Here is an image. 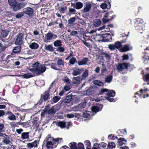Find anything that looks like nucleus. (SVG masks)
I'll use <instances>...</instances> for the list:
<instances>
[{
	"label": "nucleus",
	"mask_w": 149,
	"mask_h": 149,
	"mask_svg": "<svg viewBox=\"0 0 149 149\" xmlns=\"http://www.w3.org/2000/svg\"><path fill=\"white\" fill-rule=\"evenodd\" d=\"M39 63L38 62H36L32 64L31 67H33L32 68H33L34 69H36V67L38 66Z\"/></svg>",
	"instance_id": "nucleus-46"
},
{
	"label": "nucleus",
	"mask_w": 149,
	"mask_h": 149,
	"mask_svg": "<svg viewBox=\"0 0 149 149\" xmlns=\"http://www.w3.org/2000/svg\"><path fill=\"white\" fill-rule=\"evenodd\" d=\"M57 125L61 128H65L66 125V123L64 122L60 121L58 122Z\"/></svg>",
	"instance_id": "nucleus-25"
},
{
	"label": "nucleus",
	"mask_w": 149,
	"mask_h": 149,
	"mask_svg": "<svg viewBox=\"0 0 149 149\" xmlns=\"http://www.w3.org/2000/svg\"><path fill=\"white\" fill-rule=\"evenodd\" d=\"M24 36L22 33H19L16 40L15 44L17 45H21L23 43Z\"/></svg>",
	"instance_id": "nucleus-4"
},
{
	"label": "nucleus",
	"mask_w": 149,
	"mask_h": 149,
	"mask_svg": "<svg viewBox=\"0 0 149 149\" xmlns=\"http://www.w3.org/2000/svg\"><path fill=\"white\" fill-rule=\"evenodd\" d=\"M45 48L47 51H49L50 52L54 51V48L53 47L52 45H45Z\"/></svg>",
	"instance_id": "nucleus-16"
},
{
	"label": "nucleus",
	"mask_w": 149,
	"mask_h": 149,
	"mask_svg": "<svg viewBox=\"0 0 149 149\" xmlns=\"http://www.w3.org/2000/svg\"><path fill=\"white\" fill-rule=\"evenodd\" d=\"M93 24L96 26H98L101 25V21L99 19H96L94 21Z\"/></svg>",
	"instance_id": "nucleus-28"
},
{
	"label": "nucleus",
	"mask_w": 149,
	"mask_h": 149,
	"mask_svg": "<svg viewBox=\"0 0 149 149\" xmlns=\"http://www.w3.org/2000/svg\"><path fill=\"white\" fill-rule=\"evenodd\" d=\"M56 64L54 63H52L51 64V68L54 70H57V68L56 67Z\"/></svg>",
	"instance_id": "nucleus-61"
},
{
	"label": "nucleus",
	"mask_w": 149,
	"mask_h": 149,
	"mask_svg": "<svg viewBox=\"0 0 149 149\" xmlns=\"http://www.w3.org/2000/svg\"><path fill=\"white\" fill-rule=\"evenodd\" d=\"M9 5L11 6H15L16 4L15 0H8Z\"/></svg>",
	"instance_id": "nucleus-38"
},
{
	"label": "nucleus",
	"mask_w": 149,
	"mask_h": 149,
	"mask_svg": "<svg viewBox=\"0 0 149 149\" xmlns=\"http://www.w3.org/2000/svg\"><path fill=\"white\" fill-rule=\"evenodd\" d=\"M64 50V48L63 47H59L57 49V51L60 52H63Z\"/></svg>",
	"instance_id": "nucleus-56"
},
{
	"label": "nucleus",
	"mask_w": 149,
	"mask_h": 149,
	"mask_svg": "<svg viewBox=\"0 0 149 149\" xmlns=\"http://www.w3.org/2000/svg\"><path fill=\"white\" fill-rule=\"evenodd\" d=\"M9 147L8 146H5L2 143L0 144V149H7Z\"/></svg>",
	"instance_id": "nucleus-45"
},
{
	"label": "nucleus",
	"mask_w": 149,
	"mask_h": 149,
	"mask_svg": "<svg viewBox=\"0 0 149 149\" xmlns=\"http://www.w3.org/2000/svg\"><path fill=\"white\" fill-rule=\"evenodd\" d=\"M87 103V102L86 101H84L82 103L79 104L78 107H81L82 108H84L86 106Z\"/></svg>",
	"instance_id": "nucleus-44"
},
{
	"label": "nucleus",
	"mask_w": 149,
	"mask_h": 149,
	"mask_svg": "<svg viewBox=\"0 0 149 149\" xmlns=\"http://www.w3.org/2000/svg\"><path fill=\"white\" fill-rule=\"evenodd\" d=\"M67 9V7L66 6H62L59 9V11L61 13H64L65 11Z\"/></svg>",
	"instance_id": "nucleus-41"
},
{
	"label": "nucleus",
	"mask_w": 149,
	"mask_h": 149,
	"mask_svg": "<svg viewBox=\"0 0 149 149\" xmlns=\"http://www.w3.org/2000/svg\"><path fill=\"white\" fill-rule=\"evenodd\" d=\"M123 60H127L129 59V56L127 54H125L123 56Z\"/></svg>",
	"instance_id": "nucleus-62"
},
{
	"label": "nucleus",
	"mask_w": 149,
	"mask_h": 149,
	"mask_svg": "<svg viewBox=\"0 0 149 149\" xmlns=\"http://www.w3.org/2000/svg\"><path fill=\"white\" fill-rule=\"evenodd\" d=\"M91 4L90 3L86 2L83 9V13H88L91 9Z\"/></svg>",
	"instance_id": "nucleus-6"
},
{
	"label": "nucleus",
	"mask_w": 149,
	"mask_h": 149,
	"mask_svg": "<svg viewBox=\"0 0 149 149\" xmlns=\"http://www.w3.org/2000/svg\"><path fill=\"white\" fill-rule=\"evenodd\" d=\"M83 70L82 69H80L78 68H74L73 70L72 74L74 75H77L81 73L82 72Z\"/></svg>",
	"instance_id": "nucleus-12"
},
{
	"label": "nucleus",
	"mask_w": 149,
	"mask_h": 149,
	"mask_svg": "<svg viewBox=\"0 0 149 149\" xmlns=\"http://www.w3.org/2000/svg\"><path fill=\"white\" fill-rule=\"evenodd\" d=\"M47 141L46 146L47 148H54V144L55 143L53 141L54 138L51 137L50 135H48L46 138Z\"/></svg>",
	"instance_id": "nucleus-2"
},
{
	"label": "nucleus",
	"mask_w": 149,
	"mask_h": 149,
	"mask_svg": "<svg viewBox=\"0 0 149 149\" xmlns=\"http://www.w3.org/2000/svg\"><path fill=\"white\" fill-rule=\"evenodd\" d=\"M99 108L97 106H93L91 108V110L93 114H91V112H85L84 113L83 117L87 118H88L90 116H92L95 114L97 112L100 110Z\"/></svg>",
	"instance_id": "nucleus-3"
},
{
	"label": "nucleus",
	"mask_w": 149,
	"mask_h": 149,
	"mask_svg": "<svg viewBox=\"0 0 149 149\" xmlns=\"http://www.w3.org/2000/svg\"><path fill=\"white\" fill-rule=\"evenodd\" d=\"M85 145L88 149H90L91 147V143L89 140H86L84 142Z\"/></svg>",
	"instance_id": "nucleus-33"
},
{
	"label": "nucleus",
	"mask_w": 149,
	"mask_h": 149,
	"mask_svg": "<svg viewBox=\"0 0 149 149\" xmlns=\"http://www.w3.org/2000/svg\"><path fill=\"white\" fill-rule=\"evenodd\" d=\"M110 13H106L104 15L103 17L102 18V20H104V18H107L108 17H109Z\"/></svg>",
	"instance_id": "nucleus-63"
},
{
	"label": "nucleus",
	"mask_w": 149,
	"mask_h": 149,
	"mask_svg": "<svg viewBox=\"0 0 149 149\" xmlns=\"http://www.w3.org/2000/svg\"><path fill=\"white\" fill-rule=\"evenodd\" d=\"M132 49V47L129 44L125 45L123 47H121L120 49L121 52H124Z\"/></svg>",
	"instance_id": "nucleus-7"
},
{
	"label": "nucleus",
	"mask_w": 149,
	"mask_h": 149,
	"mask_svg": "<svg viewBox=\"0 0 149 149\" xmlns=\"http://www.w3.org/2000/svg\"><path fill=\"white\" fill-rule=\"evenodd\" d=\"M53 141L55 143V142H61L62 141V138H57L56 139L54 138V140Z\"/></svg>",
	"instance_id": "nucleus-48"
},
{
	"label": "nucleus",
	"mask_w": 149,
	"mask_h": 149,
	"mask_svg": "<svg viewBox=\"0 0 149 149\" xmlns=\"http://www.w3.org/2000/svg\"><path fill=\"white\" fill-rule=\"evenodd\" d=\"M27 3L26 2H22L21 3H20V6L22 7H24V6H25Z\"/></svg>",
	"instance_id": "nucleus-64"
},
{
	"label": "nucleus",
	"mask_w": 149,
	"mask_h": 149,
	"mask_svg": "<svg viewBox=\"0 0 149 149\" xmlns=\"http://www.w3.org/2000/svg\"><path fill=\"white\" fill-rule=\"evenodd\" d=\"M88 61V58H84L78 62L79 65H82L86 64Z\"/></svg>",
	"instance_id": "nucleus-19"
},
{
	"label": "nucleus",
	"mask_w": 149,
	"mask_h": 149,
	"mask_svg": "<svg viewBox=\"0 0 149 149\" xmlns=\"http://www.w3.org/2000/svg\"><path fill=\"white\" fill-rule=\"evenodd\" d=\"M112 76L111 75H109L107 76V77L105 79V81L107 83L110 82L112 80Z\"/></svg>",
	"instance_id": "nucleus-42"
},
{
	"label": "nucleus",
	"mask_w": 149,
	"mask_h": 149,
	"mask_svg": "<svg viewBox=\"0 0 149 149\" xmlns=\"http://www.w3.org/2000/svg\"><path fill=\"white\" fill-rule=\"evenodd\" d=\"M23 12L25 14L31 16L33 14V9L31 8L27 7L23 9Z\"/></svg>",
	"instance_id": "nucleus-8"
},
{
	"label": "nucleus",
	"mask_w": 149,
	"mask_h": 149,
	"mask_svg": "<svg viewBox=\"0 0 149 149\" xmlns=\"http://www.w3.org/2000/svg\"><path fill=\"white\" fill-rule=\"evenodd\" d=\"M2 143L5 146H7L11 143V141L8 137H4L2 141Z\"/></svg>",
	"instance_id": "nucleus-10"
},
{
	"label": "nucleus",
	"mask_w": 149,
	"mask_h": 149,
	"mask_svg": "<svg viewBox=\"0 0 149 149\" xmlns=\"http://www.w3.org/2000/svg\"><path fill=\"white\" fill-rule=\"evenodd\" d=\"M93 83L94 84L98 86H102L103 85V82L97 80H94L93 81Z\"/></svg>",
	"instance_id": "nucleus-31"
},
{
	"label": "nucleus",
	"mask_w": 149,
	"mask_h": 149,
	"mask_svg": "<svg viewBox=\"0 0 149 149\" xmlns=\"http://www.w3.org/2000/svg\"><path fill=\"white\" fill-rule=\"evenodd\" d=\"M116 145L113 142H111L109 143L107 146V147L110 149H111L114 148L115 147Z\"/></svg>",
	"instance_id": "nucleus-37"
},
{
	"label": "nucleus",
	"mask_w": 149,
	"mask_h": 149,
	"mask_svg": "<svg viewBox=\"0 0 149 149\" xmlns=\"http://www.w3.org/2000/svg\"><path fill=\"white\" fill-rule=\"evenodd\" d=\"M38 44L36 42H33L31 43L29 45V47L32 49H36L39 47Z\"/></svg>",
	"instance_id": "nucleus-17"
},
{
	"label": "nucleus",
	"mask_w": 149,
	"mask_h": 149,
	"mask_svg": "<svg viewBox=\"0 0 149 149\" xmlns=\"http://www.w3.org/2000/svg\"><path fill=\"white\" fill-rule=\"evenodd\" d=\"M127 142V140L124 138H120L118 140L116 144L117 145L121 146L125 144Z\"/></svg>",
	"instance_id": "nucleus-13"
},
{
	"label": "nucleus",
	"mask_w": 149,
	"mask_h": 149,
	"mask_svg": "<svg viewBox=\"0 0 149 149\" xmlns=\"http://www.w3.org/2000/svg\"><path fill=\"white\" fill-rule=\"evenodd\" d=\"M144 80L145 81H149V74H148L143 77Z\"/></svg>",
	"instance_id": "nucleus-57"
},
{
	"label": "nucleus",
	"mask_w": 149,
	"mask_h": 149,
	"mask_svg": "<svg viewBox=\"0 0 149 149\" xmlns=\"http://www.w3.org/2000/svg\"><path fill=\"white\" fill-rule=\"evenodd\" d=\"M88 76V71L87 70H86L82 75V79H84Z\"/></svg>",
	"instance_id": "nucleus-34"
},
{
	"label": "nucleus",
	"mask_w": 149,
	"mask_h": 149,
	"mask_svg": "<svg viewBox=\"0 0 149 149\" xmlns=\"http://www.w3.org/2000/svg\"><path fill=\"white\" fill-rule=\"evenodd\" d=\"M62 42L59 40H58L55 41L54 42V46L55 47H57L61 46Z\"/></svg>",
	"instance_id": "nucleus-30"
},
{
	"label": "nucleus",
	"mask_w": 149,
	"mask_h": 149,
	"mask_svg": "<svg viewBox=\"0 0 149 149\" xmlns=\"http://www.w3.org/2000/svg\"><path fill=\"white\" fill-rule=\"evenodd\" d=\"M127 67L128 65L126 63L119 64L117 66V69L118 71H122L123 70L127 68Z\"/></svg>",
	"instance_id": "nucleus-9"
},
{
	"label": "nucleus",
	"mask_w": 149,
	"mask_h": 149,
	"mask_svg": "<svg viewBox=\"0 0 149 149\" xmlns=\"http://www.w3.org/2000/svg\"><path fill=\"white\" fill-rule=\"evenodd\" d=\"M21 50V46H20L15 47L13 49V52L15 53H17L20 52Z\"/></svg>",
	"instance_id": "nucleus-26"
},
{
	"label": "nucleus",
	"mask_w": 149,
	"mask_h": 149,
	"mask_svg": "<svg viewBox=\"0 0 149 149\" xmlns=\"http://www.w3.org/2000/svg\"><path fill=\"white\" fill-rule=\"evenodd\" d=\"M146 87H144V89H141L140 91V92L141 93H145L147 91H149V86L148 85L146 86Z\"/></svg>",
	"instance_id": "nucleus-43"
},
{
	"label": "nucleus",
	"mask_w": 149,
	"mask_h": 149,
	"mask_svg": "<svg viewBox=\"0 0 149 149\" xmlns=\"http://www.w3.org/2000/svg\"><path fill=\"white\" fill-rule=\"evenodd\" d=\"M78 116H79L78 114L74 113L69 114H67L65 115L66 117L69 118H73L74 117L79 118V117H78Z\"/></svg>",
	"instance_id": "nucleus-22"
},
{
	"label": "nucleus",
	"mask_w": 149,
	"mask_h": 149,
	"mask_svg": "<svg viewBox=\"0 0 149 149\" xmlns=\"http://www.w3.org/2000/svg\"><path fill=\"white\" fill-rule=\"evenodd\" d=\"M78 149H84L83 144L82 143H79L78 144Z\"/></svg>",
	"instance_id": "nucleus-50"
},
{
	"label": "nucleus",
	"mask_w": 149,
	"mask_h": 149,
	"mask_svg": "<svg viewBox=\"0 0 149 149\" xmlns=\"http://www.w3.org/2000/svg\"><path fill=\"white\" fill-rule=\"evenodd\" d=\"M76 59L74 58H72L69 61V63L70 64H73L74 63Z\"/></svg>",
	"instance_id": "nucleus-58"
},
{
	"label": "nucleus",
	"mask_w": 149,
	"mask_h": 149,
	"mask_svg": "<svg viewBox=\"0 0 149 149\" xmlns=\"http://www.w3.org/2000/svg\"><path fill=\"white\" fill-rule=\"evenodd\" d=\"M72 98V95H69L67 96L66 98L64 100V102L65 103L69 102L71 100Z\"/></svg>",
	"instance_id": "nucleus-27"
},
{
	"label": "nucleus",
	"mask_w": 149,
	"mask_h": 149,
	"mask_svg": "<svg viewBox=\"0 0 149 149\" xmlns=\"http://www.w3.org/2000/svg\"><path fill=\"white\" fill-rule=\"evenodd\" d=\"M114 45L115 48L119 49L120 50V49L121 48L120 47L121 45L120 42L118 41L116 42H115Z\"/></svg>",
	"instance_id": "nucleus-39"
},
{
	"label": "nucleus",
	"mask_w": 149,
	"mask_h": 149,
	"mask_svg": "<svg viewBox=\"0 0 149 149\" xmlns=\"http://www.w3.org/2000/svg\"><path fill=\"white\" fill-rule=\"evenodd\" d=\"M35 76L34 74H31V73H27L22 75L24 78L26 79L29 78L31 77H33Z\"/></svg>",
	"instance_id": "nucleus-23"
},
{
	"label": "nucleus",
	"mask_w": 149,
	"mask_h": 149,
	"mask_svg": "<svg viewBox=\"0 0 149 149\" xmlns=\"http://www.w3.org/2000/svg\"><path fill=\"white\" fill-rule=\"evenodd\" d=\"M29 132H24L22 133L21 138L22 139H28L29 138Z\"/></svg>",
	"instance_id": "nucleus-20"
},
{
	"label": "nucleus",
	"mask_w": 149,
	"mask_h": 149,
	"mask_svg": "<svg viewBox=\"0 0 149 149\" xmlns=\"http://www.w3.org/2000/svg\"><path fill=\"white\" fill-rule=\"evenodd\" d=\"M60 99L61 97L60 96H56L53 98L52 101L54 103H56Z\"/></svg>",
	"instance_id": "nucleus-35"
},
{
	"label": "nucleus",
	"mask_w": 149,
	"mask_h": 149,
	"mask_svg": "<svg viewBox=\"0 0 149 149\" xmlns=\"http://www.w3.org/2000/svg\"><path fill=\"white\" fill-rule=\"evenodd\" d=\"M31 143L33 147H36L37 146L38 142L36 140H35L34 142L32 143Z\"/></svg>",
	"instance_id": "nucleus-59"
},
{
	"label": "nucleus",
	"mask_w": 149,
	"mask_h": 149,
	"mask_svg": "<svg viewBox=\"0 0 149 149\" xmlns=\"http://www.w3.org/2000/svg\"><path fill=\"white\" fill-rule=\"evenodd\" d=\"M69 12L70 13L72 14H74L76 12V10L74 9L73 8H69Z\"/></svg>",
	"instance_id": "nucleus-47"
},
{
	"label": "nucleus",
	"mask_w": 149,
	"mask_h": 149,
	"mask_svg": "<svg viewBox=\"0 0 149 149\" xmlns=\"http://www.w3.org/2000/svg\"><path fill=\"white\" fill-rule=\"evenodd\" d=\"M24 15V13H20L17 14L16 16L15 17L17 18H19L23 16Z\"/></svg>",
	"instance_id": "nucleus-49"
},
{
	"label": "nucleus",
	"mask_w": 149,
	"mask_h": 149,
	"mask_svg": "<svg viewBox=\"0 0 149 149\" xmlns=\"http://www.w3.org/2000/svg\"><path fill=\"white\" fill-rule=\"evenodd\" d=\"M63 80L67 83V84H70V80L67 77H64L63 78Z\"/></svg>",
	"instance_id": "nucleus-52"
},
{
	"label": "nucleus",
	"mask_w": 149,
	"mask_h": 149,
	"mask_svg": "<svg viewBox=\"0 0 149 149\" xmlns=\"http://www.w3.org/2000/svg\"><path fill=\"white\" fill-rule=\"evenodd\" d=\"M71 5L77 9H81L83 7V4L80 2H78L75 4L71 3Z\"/></svg>",
	"instance_id": "nucleus-11"
},
{
	"label": "nucleus",
	"mask_w": 149,
	"mask_h": 149,
	"mask_svg": "<svg viewBox=\"0 0 149 149\" xmlns=\"http://www.w3.org/2000/svg\"><path fill=\"white\" fill-rule=\"evenodd\" d=\"M71 149H77L76 143L74 142L71 143L69 144Z\"/></svg>",
	"instance_id": "nucleus-36"
},
{
	"label": "nucleus",
	"mask_w": 149,
	"mask_h": 149,
	"mask_svg": "<svg viewBox=\"0 0 149 149\" xmlns=\"http://www.w3.org/2000/svg\"><path fill=\"white\" fill-rule=\"evenodd\" d=\"M77 34H78V33L76 31H72L70 33L71 35L74 36H76Z\"/></svg>",
	"instance_id": "nucleus-60"
},
{
	"label": "nucleus",
	"mask_w": 149,
	"mask_h": 149,
	"mask_svg": "<svg viewBox=\"0 0 149 149\" xmlns=\"http://www.w3.org/2000/svg\"><path fill=\"white\" fill-rule=\"evenodd\" d=\"M92 93V91L91 89H88L86 92V94L88 95H91Z\"/></svg>",
	"instance_id": "nucleus-51"
},
{
	"label": "nucleus",
	"mask_w": 149,
	"mask_h": 149,
	"mask_svg": "<svg viewBox=\"0 0 149 149\" xmlns=\"http://www.w3.org/2000/svg\"><path fill=\"white\" fill-rule=\"evenodd\" d=\"M38 120V118L37 117H35L33 119L32 123L33 125H35L37 124V121Z\"/></svg>",
	"instance_id": "nucleus-55"
},
{
	"label": "nucleus",
	"mask_w": 149,
	"mask_h": 149,
	"mask_svg": "<svg viewBox=\"0 0 149 149\" xmlns=\"http://www.w3.org/2000/svg\"><path fill=\"white\" fill-rule=\"evenodd\" d=\"M29 70L30 71L39 74L44 72L46 70V68L44 65H42L38 66L36 69L30 68Z\"/></svg>",
	"instance_id": "nucleus-1"
},
{
	"label": "nucleus",
	"mask_w": 149,
	"mask_h": 149,
	"mask_svg": "<svg viewBox=\"0 0 149 149\" xmlns=\"http://www.w3.org/2000/svg\"><path fill=\"white\" fill-rule=\"evenodd\" d=\"M57 64L59 66L63 67L64 66V62L61 59H58L57 62Z\"/></svg>",
	"instance_id": "nucleus-32"
},
{
	"label": "nucleus",
	"mask_w": 149,
	"mask_h": 149,
	"mask_svg": "<svg viewBox=\"0 0 149 149\" xmlns=\"http://www.w3.org/2000/svg\"><path fill=\"white\" fill-rule=\"evenodd\" d=\"M76 20L75 17H73L70 19L68 21V23L69 25H72Z\"/></svg>",
	"instance_id": "nucleus-40"
},
{
	"label": "nucleus",
	"mask_w": 149,
	"mask_h": 149,
	"mask_svg": "<svg viewBox=\"0 0 149 149\" xmlns=\"http://www.w3.org/2000/svg\"><path fill=\"white\" fill-rule=\"evenodd\" d=\"M107 4L105 3H102L100 5V7L102 9H104L107 8Z\"/></svg>",
	"instance_id": "nucleus-54"
},
{
	"label": "nucleus",
	"mask_w": 149,
	"mask_h": 149,
	"mask_svg": "<svg viewBox=\"0 0 149 149\" xmlns=\"http://www.w3.org/2000/svg\"><path fill=\"white\" fill-rule=\"evenodd\" d=\"M98 30L99 31H101L103 32H106L109 31V28L108 25L107 26H103L102 27L99 28Z\"/></svg>",
	"instance_id": "nucleus-14"
},
{
	"label": "nucleus",
	"mask_w": 149,
	"mask_h": 149,
	"mask_svg": "<svg viewBox=\"0 0 149 149\" xmlns=\"http://www.w3.org/2000/svg\"><path fill=\"white\" fill-rule=\"evenodd\" d=\"M7 114L8 115V118L10 120H16V117L15 115L13 114L12 113H8Z\"/></svg>",
	"instance_id": "nucleus-21"
},
{
	"label": "nucleus",
	"mask_w": 149,
	"mask_h": 149,
	"mask_svg": "<svg viewBox=\"0 0 149 149\" xmlns=\"http://www.w3.org/2000/svg\"><path fill=\"white\" fill-rule=\"evenodd\" d=\"M81 79L80 77H74L73 79L72 83L74 84L78 85L80 83Z\"/></svg>",
	"instance_id": "nucleus-18"
},
{
	"label": "nucleus",
	"mask_w": 149,
	"mask_h": 149,
	"mask_svg": "<svg viewBox=\"0 0 149 149\" xmlns=\"http://www.w3.org/2000/svg\"><path fill=\"white\" fill-rule=\"evenodd\" d=\"M115 92L114 91H110L107 94V98H109L110 97H113L115 96Z\"/></svg>",
	"instance_id": "nucleus-24"
},
{
	"label": "nucleus",
	"mask_w": 149,
	"mask_h": 149,
	"mask_svg": "<svg viewBox=\"0 0 149 149\" xmlns=\"http://www.w3.org/2000/svg\"><path fill=\"white\" fill-rule=\"evenodd\" d=\"M45 37L46 39L44 40L45 42H47V40H51L53 38H55L57 37L56 35L53 34L51 33H48L45 35Z\"/></svg>",
	"instance_id": "nucleus-5"
},
{
	"label": "nucleus",
	"mask_w": 149,
	"mask_h": 149,
	"mask_svg": "<svg viewBox=\"0 0 149 149\" xmlns=\"http://www.w3.org/2000/svg\"><path fill=\"white\" fill-rule=\"evenodd\" d=\"M57 107V106L56 105L52 107L49 110L48 113L49 114L55 113L56 111L58 110Z\"/></svg>",
	"instance_id": "nucleus-15"
},
{
	"label": "nucleus",
	"mask_w": 149,
	"mask_h": 149,
	"mask_svg": "<svg viewBox=\"0 0 149 149\" xmlns=\"http://www.w3.org/2000/svg\"><path fill=\"white\" fill-rule=\"evenodd\" d=\"M108 47L111 50H113L115 49V46L114 45L110 44L108 45Z\"/></svg>",
	"instance_id": "nucleus-53"
},
{
	"label": "nucleus",
	"mask_w": 149,
	"mask_h": 149,
	"mask_svg": "<svg viewBox=\"0 0 149 149\" xmlns=\"http://www.w3.org/2000/svg\"><path fill=\"white\" fill-rule=\"evenodd\" d=\"M49 96V94L47 93H44L43 95H42L41 97V100H44V101L47 100Z\"/></svg>",
	"instance_id": "nucleus-29"
}]
</instances>
